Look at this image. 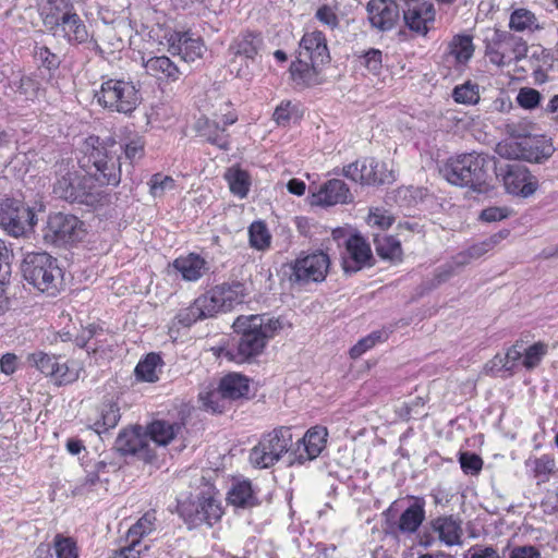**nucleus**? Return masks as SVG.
<instances>
[{"mask_svg":"<svg viewBox=\"0 0 558 558\" xmlns=\"http://www.w3.org/2000/svg\"><path fill=\"white\" fill-rule=\"evenodd\" d=\"M148 184L150 194L154 197H161L167 191H171L175 186L174 180L171 177L161 173L154 174Z\"/></svg>","mask_w":558,"mask_h":558,"instance_id":"obj_52","label":"nucleus"},{"mask_svg":"<svg viewBox=\"0 0 558 558\" xmlns=\"http://www.w3.org/2000/svg\"><path fill=\"white\" fill-rule=\"evenodd\" d=\"M107 141L113 142V144L119 147L118 160H119V165L120 166H121V154H122V151L124 153L125 157L131 162H134V161L141 159L143 157V155H144V141L141 137H138V136L130 140L129 142H126L124 144L118 143L111 136H108V137H106L104 140L100 138V142H107Z\"/></svg>","mask_w":558,"mask_h":558,"instance_id":"obj_40","label":"nucleus"},{"mask_svg":"<svg viewBox=\"0 0 558 558\" xmlns=\"http://www.w3.org/2000/svg\"><path fill=\"white\" fill-rule=\"evenodd\" d=\"M248 392V378L239 373H230L221 378L218 391L210 393L209 402L213 403V399L218 395H220L223 399L238 400L241 398H246Z\"/></svg>","mask_w":558,"mask_h":558,"instance_id":"obj_21","label":"nucleus"},{"mask_svg":"<svg viewBox=\"0 0 558 558\" xmlns=\"http://www.w3.org/2000/svg\"><path fill=\"white\" fill-rule=\"evenodd\" d=\"M52 375V379L58 385H68L74 383L80 376V368L75 362L69 363L59 357L58 369Z\"/></svg>","mask_w":558,"mask_h":558,"instance_id":"obj_45","label":"nucleus"},{"mask_svg":"<svg viewBox=\"0 0 558 558\" xmlns=\"http://www.w3.org/2000/svg\"><path fill=\"white\" fill-rule=\"evenodd\" d=\"M403 20L412 32L425 36L435 21L433 4L418 0L408 3L403 10Z\"/></svg>","mask_w":558,"mask_h":558,"instance_id":"obj_17","label":"nucleus"},{"mask_svg":"<svg viewBox=\"0 0 558 558\" xmlns=\"http://www.w3.org/2000/svg\"><path fill=\"white\" fill-rule=\"evenodd\" d=\"M149 440L142 427L122 430L114 442V448L121 454H133L144 460L150 459Z\"/></svg>","mask_w":558,"mask_h":558,"instance_id":"obj_18","label":"nucleus"},{"mask_svg":"<svg viewBox=\"0 0 558 558\" xmlns=\"http://www.w3.org/2000/svg\"><path fill=\"white\" fill-rule=\"evenodd\" d=\"M353 202V195L348 185L340 179H331L324 183L317 193L313 194V204L333 206Z\"/></svg>","mask_w":558,"mask_h":558,"instance_id":"obj_20","label":"nucleus"},{"mask_svg":"<svg viewBox=\"0 0 558 558\" xmlns=\"http://www.w3.org/2000/svg\"><path fill=\"white\" fill-rule=\"evenodd\" d=\"M456 275V271L453 270L452 266L449 265V263H445L444 265L437 267L434 271V275L432 278H427L422 281L421 289L422 292H429L436 288H438L440 284L447 282L452 276Z\"/></svg>","mask_w":558,"mask_h":558,"instance_id":"obj_46","label":"nucleus"},{"mask_svg":"<svg viewBox=\"0 0 558 558\" xmlns=\"http://www.w3.org/2000/svg\"><path fill=\"white\" fill-rule=\"evenodd\" d=\"M315 17L323 25L329 27L330 29H335L339 26V19L336 14L335 9L328 4L319 7L316 10Z\"/></svg>","mask_w":558,"mask_h":558,"instance_id":"obj_57","label":"nucleus"},{"mask_svg":"<svg viewBox=\"0 0 558 558\" xmlns=\"http://www.w3.org/2000/svg\"><path fill=\"white\" fill-rule=\"evenodd\" d=\"M495 160L487 154L470 153L449 159L440 172L451 184L469 187L477 193L492 190V170Z\"/></svg>","mask_w":558,"mask_h":558,"instance_id":"obj_3","label":"nucleus"},{"mask_svg":"<svg viewBox=\"0 0 558 558\" xmlns=\"http://www.w3.org/2000/svg\"><path fill=\"white\" fill-rule=\"evenodd\" d=\"M184 430L183 423H170L163 420L154 421L148 426L149 438L159 446H167Z\"/></svg>","mask_w":558,"mask_h":558,"instance_id":"obj_26","label":"nucleus"},{"mask_svg":"<svg viewBox=\"0 0 558 558\" xmlns=\"http://www.w3.org/2000/svg\"><path fill=\"white\" fill-rule=\"evenodd\" d=\"M155 521V513L146 512L141 519H138L135 524L130 527L128 537H135L141 539V537L149 534L154 530Z\"/></svg>","mask_w":558,"mask_h":558,"instance_id":"obj_51","label":"nucleus"},{"mask_svg":"<svg viewBox=\"0 0 558 558\" xmlns=\"http://www.w3.org/2000/svg\"><path fill=\"white\" fill-rule=\"evenodd\" d=\"M53 548L57 558H77V548L75 542L71 537L57 534L53 539Z\"/></svg>","mask_w":558,"mask_h":558,"instance_id":"obj_50","label":"nucleus"},{"mask_svg":"<svg viewBox=\"0 0 558 558\" xmlns=\"http://www.w3.org/2000/svg\"><path fill=\"white\" fill-rule=\"evenodd\" d=\"M119 147L111 141L100 142L99 136H88L82 144L78 166L85 172L61 167L53 184V194L70 203L87 206L100 204L105 197L104 186H118L121 171L118 160Z\"/></svg>","mask_w":558,"mask_h":558,"instance_id":"obj_1","label":"nucleus"},{"mask_svg":"<svg viewBox=\"0 0 558 558\" xmlns=\"http://www.w3.org/2000/svg\"><path fill=\"white\" fill-rule=\"evenodd\" d=\"M461 469L466 474H477L483 466V460L475 453L463 452L460 454Z\"/></svg>","mask_w":558,"mask_h":558,"instance_id":"obj_56","label":"nucleus"},{"mask_svg":"<svg viewBox=\"0 0 558 558\" xmlns=\"http://www.w3.org/2000/svg\"><path fill=\"white\" fill-rule=\"evenodd\" d=\"M178 512L189 529L203 524L213 526L222 515L220 502L213 496L201 495L178 504Z\"/></svg>","mask_w":558,"mask_h":558,"instance_id":"obj_8","label":"nucleus"},{"mask_svg":"<svg viewBox=\"0 0 558 558\" xmlns=\"http://www.w3.org/2000/svg\"><path fill=\"white\" fill-rule=\"evenodd\" d=\"M366 12L371 26L379 32L391 31L400 19V9L395 0H369Z\"/></svg>","mask_w":558,"mask_h":558,"instance_id":"obj_15","label":"nucleus"},{"mask_svg":"<svg viewBox=\"0 0 558 558\" xmlns=\"http://www.w3.org/2000/svg\"><path fill=\"white\" fill-rule=\"evenodd\" d=\"M496 151L497 154L502 157V158H507V159H517V158H520V157H523V158H527L529 160H534L535 162H542L543 159H547L549 156H550V151H547V153H543L542 156H526V155H523V154H519L517 151V148L513 147L512 145L510 144H501L499 143L496 147Z\"/></svg>","mask_w":558,"mask_h":558,"instance_id":"obj_54","label":"nucleus"},{"mask_svg":"<svg viewBox=\"0 0 558 558\" xmlns=\"http://www.w3.org/2000/svg\"><path fill=\"white\" fill-rule=\"evenodd\" d=\"M24 279L41 292L57 288L61 269L54 257L48 253H28L22 263Z\"/></svg>","mask_w":558,"mask_h":558,"instance_id":"obj_6","label":"nucleus"},{"mask_svg":"<svg viewBox=\"0 0 558 558\" xmlns=\"http://www.w3.org/2000/svg\"><path fill=\"white\" fill-rule=\"evenodd\" d=\"M44 23L50 29L59 27V24L74 11L70 0H41Z\"/></svg>","mask_w":558,"mask_h":558,"instance_id":"obj_25","label":"nucleus"},{"mask_svg":"<svg viewBox=\"0 0 558 558\" xmlns=\"http://www.w3.org/2000/svg\"><path fill=\"white\" fill-rule=\"evenodd\" d=\"M98 102L112 112L131 116L142 102L140 87L132 81L108 80L96 94Z\"/></svg>","mask_w":558,"mask_h":558,"instance_id":"obj_5","label":"nucleus"},{"mask_svg":"<svg viewBox=\"0 0 558 558\" xmlns=\"http://www.w3.org/2000/svg\"><path fill=\"white\" fill-rule=\"evenodd\" d=\"M206 262L197 254H189L181 256L173 260V268L181 274L182 278L186 281L198 280L204 272Z\"/></svg>","mask_w":558,"mask_h":558,"instance_id":"obj_27","label":"nucleus"},{"mask_svg":"<svg viewBox=\"0 0 558 558\" xmlns=\"http://www.w3.org/2000/svg\"><path fill=\"white\" fill-rule=\"evenodd\" d=\"M251 245L259 251H263L270 245V233L266 225L262 221H255L248 229Z\"/></svg>","mask_w":558,"mask_h":558,"instance_id":"obj_48","label":"nucleus"},{"mask_svg":"<svg viewBox=\"0 0 558 558\" xmlns=\"http://www.w3.org/2000/svg\"><path fill=\"white\" fill-rule=\"evenodd\" d=\"M547 352V347L544 343L537 342L527 349H523L522 365L526 369L535 368Z\"/></svg>","mask_w":558,"mask_h":558,"instance_id":"obj_49","label":"nucleus"},{"mask_svg":"<svg viewBox=\"0 0 558 558\" xmlns=\"http://www.w3.org/2000/svg\"><path fill=\"white\" fill-rule=\"evenodd\" d=\"M146 72L159 78L178 80V66L166 56L149 58L144 64Z\"/></svg>","mask_w":558,"mask_h":558,"instance_id":"obj_32","label":"nucleus"},{"mask_svg":"<svg viewBox=\"0 0 558 558\" xmlns=\"http://www.w3.org/2000/svg\"><path fill=\"white\" fill-rule=\"evenodd\" d=\"M234 332L239 339L232 340L220 355L235 363L248 362L259 355L275 332L281 328L278 319L265 315L239 316L233 325Z\"/></svg>","mask_w":558,"mask_h":558,"instance_id":"obj_2","label":"nucleus"},{"mask_svg":"<svg viewBox=\"0 0 558 558\" xmlns=\"http://www.w3.org/2000/svg\"><path fill=\"white\" fill-rule=\"evenodd\" d=\"M34 57L48 70L57 69L60 64V59L57 54L52 53L45 46H36L34 50Z\"/></svg>","mask_w":558,"mask_h":558,"instance_id":"obj_58","label":"nucleus"},{"mask_svg":"<svg viewBox=\"0 0 558 558\" xmlns=\"http://www.w3.org/2000/svg\"><path fill=\"white\" fill-rule=\"evenodd\" d=\"M84 235L83 221L71 214L54 213L50 215L44 229V240L58 246L78 242Z\"/></svg>","mask_w":558,"mask_h":558,"instance_id":"obj_9","label":"nucleus"},{"mask_svg":"<svg viewBox=\"0 0 558 558\" xmlns=\"http://www.w3.org/2000/svg\"><path fill=\"white\" fill-rule=\"evenodd\" d=\"M64 36L71 44H84L88 41L89 34L81 17L73 11L59 24Z\"/></svg>","mask_w":558,"mask_h":558,"instance_id":"obj_30","label":"nucleus"},{"mask_svg":"<svg viewBox=\"0 0 558 558\" xmlns=\"http://www.w3.org/2000/svg\"><path fill=\"white\" fill-rule=\"evenodd\" d=\"M474 52L472 37L469 35L454 36L449 44V53L454 57L458 63H466Z\"/></svg>","mask_w":558,"mask_h":558,"instance_id":"obj_38","label":"nucleus"},{"mask_svg":"<svg viewBox=\"0 0 558 558\" xmlns=\"http://www.w3.org/2000/svg\"><path fill=\"white\" fill-rule=\"evenodd\" d=\"M228 500L230 504L242 508L254 507L258 502L254 495L251 482L245 480L232 485L228 493Z\"/></svg>","mask_w":558,"mask_h":558,"instance_id":"obj_33","label":"nucleus"},{"mask_svg":"<svg viewBox=\"0 0 558 558\" xmlns=\"http://www.w3.org/2000/svg\"><path fill=\"white\" fill-rule=\"evenodd\" d=\"M452 98L457 104L474 106L481 99L480 87L476 83L466 81L453 88Z\"/></svg>","mask_w":558,"mask_h":558,"instance_id":"obj_42","label":"nucleus"},{"mask_svg":"<svg viewBox=\"0 0 558 558\" xmlns=\"http://www.w3.org/2000/svg\"><path fill=\"white\" fill-rule=\"evenodd\" d=\"M161 359L158 354L149 353L143 361L135 367V376L140 380L154 383L158 380V366Z\"/></svg>","mask_w":558,"mask_h":558,"instance_id":"obj_41","label":"nucleus"},{"mask_svg":"<svg viewBox=\"0 0 558 558\" xmlns=\"http://www.w3.org/2000/svg\"><path fill=\"white\" fill-rule=\"evenodd\" d=\"M330 61L327 40L323 32L305 33L300 40L296 61L292 62L290 72L300 84L312 85L323 65Z\"/></svg>","mask_w":558,"mask_h":558,"instance_id":"obj_4","label":"nucleus"},{"mask_svg":"<svg viewBox=\"0 0 558 558\" xmlns=\"http://www.w3.org/2000/svg\"><path fill=\"white\" fill-rule=\"evenodd\" d=\"M542 95L538 90L530 87H523L520 89L517 101L524 109H534L539 105Z\"/></svg>","mask_w":558,"mask_h":558,"instance_id":"obj_55","label":"nucleus"},{"mask_svg":"<svg viewBox=\"0 0 558 558\" xmlns=\"http://www.w3.org/2000/svg\"><path fill=\"white\" fill-rule=\"evenodd\" d=\"M509 558H541V553L534 546H518L510 551Z\"/></svg>","mask_w":558,"mask_h":558,"instance_id":"obj_64","label":"nucleus"},{"mask_svg":"<svg viewBox=\"0 0 558 558\" xmlns=\"http://www.w3.org/2000/svg\"><path fill=\"white\" fill-rule=\"evenodd\" d=\"M499 171L496 172V175L502 177L505 189L510 194L529 197L538 187L537 179L522 163H508L505 169L500 168Z\"/></svg>","mask_w":558,"mask_h":558,"instance_id":"obj_12","label":"nucleus"},{"mask_svg":"<svg viewBox=\"0 0 558 558\" xmlns=\"http://www.w3.org/2000/svg\"><path fill=\"white\" fill-rule=\"evenodd\" d=\"M374 244L376 253L385 259L400 260L402 247L399 240L392 235L374 234Z\"/></svg>","mask_w":558,"mask_h":558,"instance_id":"obj_34","label":"nucleus"},{"mask_svg":"<svg viewBox=\"0 0 558 558\" xmlns=\"http://www.w3.org/2000/svg\"><path fill=\"white\" fill-rule=\"evenodd\" d=\"M430 526L447 546L462 544V521L453 515H440L430 521Z\"/></svg>","mask_w":558,"mask_h":558,"instance_id":"obj_22","label":"nucleus"},{"mask_svg":"<svg viewBox=\"0 0 558 558\" xmlns=\"http://www.w3.org/2000/svg\"><path fill=\"white\" fill-rule=\"evenodd\" d=\"M36 225L34 210L20 201L8 199L0 204V226L11 235H24Z\"/></svg>","mask_w":558,"mask_h":558,"instance_id":"obj_11","label":"nucleus"},{"mask_svg":"<svg viewBox=\"0 0 558 558\" xmlns=\"http://www.w3.org/2000/svg\"><path fill=\"white\" fill-rule=\"evenodd\" d=\"M509 216L506 207H488L481 211L480 219L486 222L500 221Z\"/></svg>","mask_w":558,"mask_h":558,"instance_id":"obj_63","label":"nucleus"},{"mask_svg":"<svg viewBox=\"0 0 558 558\" xmlns=\"http://www.w3.org/2000/svg\"><path fill=\"white\" fill-rule=\"evenodd\" d=\"M130 545L113 553L111 558H140L142 553V542L135 537H128Z\"/></svg>","mask_w":558,"mask_h":558,"instance_id":"obj_61","label":"nucleus"},{"mask_svg":"<svg viewBox=\"0 0 558 558\" xmlns=\"http://www.w3.org/2000/svg\"><path fill=\"white\" fill-rule=\"evenodd\" d=\"M393 222L392 216L388 215L386 210L375 208L368 215V225L378 227L380 230L388 229Z\"/></svg>","mask_w":558,"mask_h":558,"instance_id":"obj_60","label":"nucleus"},{"mask_svg":"<svg viewBox=\"0 0 558 558\" xmlns=\"http://www.w3.org/2000/svg\"><path fill=\"white\" fill-rule=\"evenodd\" d=\"M379 162L375 158L362 159V174L359 178L362 185L384 184L389 175L379 170Z\"/></svg>","mask_w":558,"mask_h":558,"instance_id":"obj_36","label":"nucleus"},{"mask_svg":"<svg viewBox=\"0 0 558 558\" xmlns=\"http://www.w3.org/2000/svg\"><path fill=\"white\" fill-rule=\"evenodd\" d=\"M202 136H205L207 141L221 149H229V140L226 129L220 126V122L217 120H206L204 125L199 129Z\"/></svg>","mask_w":558,"mask_h":558,"instance_id":"obj_37","label":"nucleus"},{"mask_svg":"<svg viewBox=\"0 0 558 558\" xmlns=\"http://www.w3.org/2000/svg\"><path fill=\"white\" fill-rule=\"evenodd\" d=\"M327 435V429L324 427L310 428L296 442L295 461L302 464L316 459L325 448Z\"/></svg>","mask_w":558,"mask_h":558,"instance_id":"obj_19","label":"nucleus"},{"mask_svg":"<svg viewBox=\"0 0 558 558\" xmlns=\"http://www.w3.org/2000/svg\"><path fill=\"white\" fill-rule=\"evenodd\" d=\"M344 244L341 260L345 274L352 275L373 265L371 246L362 235L353 234L345 240Z\"/></svg>","mask_w":558,"mask_h":558,"instance_id":"obj_14","label":"nucleus"},{"mask_svg":"<svg viewBox=\"0 0 558 558\" xmlns=\"http://www.w3.org/2000/svg\"><path fill=\"white\" fill-rule=\"evenodd\" d=\"M363 64L374 74L379 73L383 68V52L379 49L371 48L363 54Z\"/></svg>","mask_w":558,"mask_h":558,"instance_id":"obj_59","label":"nucleus"},{"mask_svg":"<svg viewBox=\"0 0 558 558\" xmlns=\"http://www.w3.org/2000/svg\"><path fill=\"white\" fill-rule=\"evenodd\" d=\"M16 90L24 95L26 98L36 96L39 88L38 82L29 76H22L17 82L14 83Z\"/></svg>","mask_w":558,"mask_h":558,"instance_id":"obj_62","label":"nucleus"},{"mask_svg":"<svg viewBox=\"0 0 558 558\" xmlns=\"http://www.w3.org/2000/svg\"><path fill=\"white\" fill-rule=\"evenodd\" d=\"M388 338V333L385 330H376L371 332L368 336L360 339L350 349V356L352 359H359L367 350L372 349L376 343L383 342Z\"/></svg>","mask_w":558,"mask_h":558,"instance_id":"obj_47","label":"nucleus"},{"mask_svg":"<svg viewBox=\"0 0 558 558\" xmlns=\"http://www.w3.org/2000/svg\"><path fill=\"white\" fill-rule=\"evenodd\" d=\"M107 463L99 461L95 470L87 473L85 478L73 489L74 495H85L94 492H107L108 478L102 477Z\"/></svg>","mask_w":558,"mask_h":558,"instance_id":"obj_29","label":"nucleus"},{"mask_svg":"<svg viewBox=\"0 0 558 558\" xmlns=\"http://www.w3.org/2000/svg\"><path fill=\"white\" fill-rule=\"evenodd\" d=\"M386 531L390 534H413L425 520V501L415 497L413 502L401 513L398 521L391 515V508L384 511Z\"/></svg>","mask_w":558,"mask_h":558,"instance_id":"obj_13","label":"nucleus"},{"mask_svg":"<svg viewBox=\"0 0 558 558\" xmlns=\"http://www.w3.org/2000/svg\"><path fill=\"white\" fill-rule=\"evenodd\" d=\"M59 357L60 356L49 355L45 352L38 351L29 354L27 356V362L46 376L52 377V375L56 374V369H58Z\"/></svg>","mask_w":558,"mask_h":558,"instance_id":"obj_44","label":"nucleus"},{"mask_svg":"<svg viewBox=\"0 0 558 558\" xmlns=\"http://www.w3.org/2000/svg\"><path fill=\"white\" fill-rule=\"evenodd\" d=\"M263 46L262 35L253 32L241 33L231 44L230 50L235 56H243L246 59H254Z\"/></svg>","mask_w":558,"mask_h":558,"instance_id":"obj_28","label":"nucleus"},{"mask_svg":"<svg viewBox=\"0 0 558 558\" xmlns=\"http://www.w3.org/2000/svg\"><path fill=\"white\" fill-rule=\"evenodd\" d=\"M246 294L245 286L239 281L217 286L206 292L214 314L232 310L235 304H241L244 301Z\"/></svg>","mask_w":558,"mask_h":558,"instance_id":"obj_16","label":"nucleus"},{"mask_svg":"<svg viewBox=\"0 0 558 558\" xmlns=\"http://www.w3.org/2000/svg\"><path fill=\"white\" fill-rule=\"evenodd\" d=\"M509 27L515 32L533 31L538 28L537 19L532 11L520 8L511 13Z\"/></svg>","mask_w":558,"mask_h":558,"instance_id":"obj_43","label":"nucleus"},{"mask_svg":"<svg viewBox=\"0 0 558 558\" xmlns=\"http://www.w3.org/2000/svg\"><path fill=\"white\" fill-rule=\"evenodd\" d=\"M170 41V51L180 54L185 62H193L203 54V41L201 38H193L189 33H177L171 36Z\"/></svg>","mask_w":558,"mask_h":558,"instance_id":"obj_23","label":"nucleus"},{"mask_svg":"<svg viewBox=\"0 0 558 558\" xmlns=\"http://www.w3.org/2000/svg\"><path fill=\"white\" fill-rule=\"evenodd\" d=\"M329 266V256L322 251L301 255L291 265L290 281L300 286L322 282L327 276Z\"/></svg>","mask_w":558,"mask_h":558,"instance_id":"obj_10","label":"nucleus"},{"mask_svg":"<svg viewBox=\"0 0 558 558\" xmlns=\"http://www.w3.org/2000/svg\"><path fill=\"white\" fill-rule=\"evenodd\" d=\"M211 304L206 293L198 296L190 306L182 308L175 316L178 323L183 327H190L199 319L214 316Z\"/></svg>","mask_w":558,"mask_h":558,"instance_id":"obj_24","label":"nucleus"},{"mask_svg":"<svg viewBox=\"0 0 558 558\" xmlns=\"http://www.w3.org/2000/svg\"><path fill=\"white\" fill-rule=\"evenodd\" d=\"M526 465L531 468L533 476L538 485L546 483L549 480L556 466L555 460L548 454L530 459L526 461Z\"/></svg>","mask_w":558,"mask_h":558,"instance_id":"obj_39","label":"nucleus"},{"mask_svg":"<svg viewBox=\"0 0 558 558\" xmlns=\"http://www.w3.org/2000/svg\"><path fill=\"white\" fill-rule=\"evenodd\" d=\"M225 178L228 181L232 194L243 198L247 195L250 190V175L246 171L239 168H229Z\"/></svg>","mask_w":558,"mask_h":558,"instance_id":"obj_35","label":"nucleus"},{"mask_svg":"<svg viewBox=\"0 0 558 558\" xmlns=\"http://www.w3.org/2000/svg\"><path fill=\"white\" fill-rule=\"evenodd\" d=\"M292 447V432L290 427L275 428L264 435L259 442L250 452V462L258 469H268L278 462L282 454Z\"/></svg>","mask_w":558,"mask_h":558,"instance_id":"obj_7","label":"nucleus"},{"mask_svg":"<svg viewBox=\"0 0 558 558\" xmlns=\"http://www.w3.org/2000/svg\"><path fill=\"white\" fill-rule=\"evenodd\" d=\"M501 50L508 54L507 59L511 63L512 61L521 60L526 56L527 46L521 37L515 36V41L508 40L505 48H501Z\"/></svg>","mask_w":558,"mask_h":558,"instance_id":"obj_53","label":"nucleus"},{"mask_svg":"<svg viewBox=\"0 0 558 558\" xmlns=\"http://www.w3.org/2000/svg\"><path fill=\"white\" fill-rule=\"evenodd\" d=\"M119 407L111 402H104L99 408L98 416L94 421L92 428L98 434L108 432L110 428H114L120 420Z\"/></svg>","mask_w":558,"mask_h":558,"instance_id":"obj_31","label":"nucleus"}]
</instances>
